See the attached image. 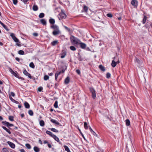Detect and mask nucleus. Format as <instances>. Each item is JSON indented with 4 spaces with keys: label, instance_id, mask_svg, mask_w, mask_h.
<instances>
[{
    "label": "nucleus",
    "instance_id": "obj_1",
    "mask_svg": "<svg viewBox=\"0 0 152 152\" xmlns=\"http://www.w3.org/2000/svg\"><path fill=\"white\" fill-rule=\"evenodd\" d=\"M73 39L71 38L72 41L76 44H79L81 43V41L78 39L72 36Z\"/></svg>",
    "mask_w": 152,
    "mask_h": 152
},
{
    "label": "nucleus",
    "instance_id": "obj_2",
    "mask_svg": "<svg viewBox=\"0 0 152 152\" xmlns=\"http://www.w3.org/2000/svg\"><path fill=\"white\" fill-rule=\"evenodd\" d=\"M89 90L92 94V97L93 99H95L96 97V91L93 88H90Z\"/></svg>",
    "mask_w": 152,
    "mask_h": 152
},
{
    "label": "nucleus",
    "instance_id": "obj_3",
    "mask_svg": "<svg viewBox=\"0 0 152 152\" xmlns=\"http://www.w3.org/2000/svg\"><path fill=\"white\" fill-rule=\"evenodd\" d=\"M66 15L63 12H61L58 15V17L59 20L64 19L66 18Z\"/></svg>",
    "mask_w": 152,
    "mask_h": 152
},
{
    "label": "nucleus",
    "instance_id": "obj_4",
    "mask_svg": "<svg viewBox=\"0 0 152 152\" xmlns=\"http://www.w3.org/2000/svg\"><path fill=\"white\" fill-rule=\"evenodd\" d=\"M113 59H115V57H114L113 58ZM120 62L119 60L118 59V61L117 62H115L114 60H113L112 61V63H111V65L113 67H115L116 64H119Z\"/></svg>",
    "mask_w": 152,
    "mask_h": 152
},
{
    "label": "nucleus",
    "instance_id": "obj_5",
    "mask_svg": "<svg viewBox=\"0 0 152 152\" xmlns=\"http://www.w3.org/2000/svg\"><path fill=\"white\" fill-rule=\"evenodd\" d=\"M10 36L15 42L17 43L19 42L18 39L15 37L14 33H11Z\"/></svg>",
    "mask_w": 152,
    "mask_h": 152
},
{
    "label": "nucleus",
    "instance_id": "obj_6",
    "mask_svg": "<svg viewBox=\"0 0 152 152\" xmlns=\"http://www.w3.org/2000/svg\"><path fill=\"white\" fill-rule=\"evenodd\" d=\"M23 73L25 75L28 76L30 78H32L30 74L28 73L26 69H24L23 70Z\"/></svg>",
    "mask_w": 152,
    "mask_h": 152
},
{
    "label": "nucleus",
    "instance_id": "obj_7",
    "mask_svg": "<svg viewBox=\"0 0 152 152\" xmlns=\"http://www.w3.org/2000/svg\"><path fill=\"white\" fill-rule=\"evenodd\" d=\"M51 28L53 29L54 31L59 30V29L58 26L56 25L53 24L51 26Z\"/></svg>",
    "mask_w": 152,
    "mask_h": 152
},
{
    "label": "nucleus",
    "instance_id": "obj_8",
    "mask_svg": "<svg viewBox=\"0 0 152 152\" xmlns=\"http://www.w3.org/2000/svg\"><path fill=\"white\" fill-rule=\"evenodd\" d=\"M7 143L10 145V146L12 148H14L15 147V145L13 143L10 142L8 141Z\"/></svg>",
    "mask_w": 152,
    "mask_h": 152
},
{
    "label": "nucleus",
    "instance_id": "obj_9",
    "mask_svg": "<svg viewBox=\"0 0 152 152\" xmlns=\"http://www.w3.org/2000/svg\"><path fill=\"white\" fill-rule=\"evenodd\" d=\"M131 4L134 7L137 6V1L136 0H132L131 2Z\"/></svg>",
    "mask_w": 152,
    "mask_h": 152
},
{
    "label": "nucleus",
    "instance_id": "obj_10",
    "mask_svg": "<svg viewBox=\"0 0 152 152\" xmlns=\"http://www.w3.org/2000/svg\"><path fill=\"white\" fill-rule=\"evenodd\" d=\"M61 32L59 30L54 31L53 32V34L54 35L56 36L57 34H59Z\"/></svg>",
    "mask_w": 152,
    "mask_h": 152
},
{
    "label": "nucleus",
    "instance_id": "obj_11",
    "mask_svg": "<svg viewBox=\"0 0 152 152\" xmlns=\"http://www.w3.org/2000/svg\"><path fill=\"white\" fill-rule=\"evenodd\" d=\"M79 45H80V46L81 48L82 49H84L86 48V45L84 43L82 42H81V43L79 44Z\"/></svg>",
    "mask_w": 152,
    "mask_h": 152
},
{
    "label": "nucleus",
    "instance_id": "obj_12",
    "mask_svg": "<svg viewBox=\"0 0 152 152\" xmlns=\"http://www.w3.org/2000/svg\"><path fill=\"white\" fill-rule=\"evenodd\" d=\"M69 77H67L65 79L64 81V83L66 84H68L69 83Z\"/></svg>",
    "mask_w": 152,
    "mask_h": 152
},
{
    "label": "nucleus",
    "instance_id": "obj_13",
    "mask_svg": "<svg viewBox=\"0 0 152 152\" xmlns=\"http://www.w3.org/2000/svg\"><path fill=\"white\" fill-rule=\"evenodd\" d=\"M40 21L43 25H46V22L45 19H41L40 20Z\"/></svg>",
    "mask_w": 152,
    "mask_h": 152
},
{
    "label": "nucleus",
    "instance_id": "obj_14",
    "mask_svg": "<svg viewBox=\"0 0 152 152\" xmlns=\"http://www.w3.org/2000/svg\"><path fill=\"white\" fill-rule=\"evenodd\" d=\"M61 73V72H57L55 74V79L56 80H57L58 76Z\"/></svg>",
    "mask_w": 152,
    "mask_h": 152
},
{
    "label": "nucleus",
    "instance_id": "obj_15",
    "mask_svg": "<svg viewBox=\"0 0 152 152\" xmlns=\"http://www.w3.org/2000/svg\"><path fill=\"white\" fill-rule=\"evenodd\" d=\"M50 121L52 123L55 124L57 125H59L60 124V123L55 120H54L52 119L50 120Z\"/></svg>",
    "mask_w": 152,
    "mask_h": 152
},
{
    "label": "nucleus",
    "instance_id": "obj_16",
    "mask_svg": "<svg viewBox=\"0 0 152 152\" xmlns=\"http://www.w3.org/2000/svg\"><path fill=\"white\" fill-rule=\"evenodd\" d=\"M46 133L49 135L51 137H53V135H54V134H53L51 132L49 131H47L46 132Z\"/></svg>",
    "mask_w": 152,
    "mask_h": 152
},
{
    "label": "nucleus",
    "instance_id": "obj_17",
    "mask_svg": "<svg viewBox=\"0 0 152 152\" xmlns=\"http://www.w3.org/2000/svg\"><path fill=\"white\" fill-rule=\"evenodd\" d=\"M2 128L5 130L7 132H8L9 134H11V132L10 131L9 129H7V128H6L4 126H2Z\"/></svg>",
    "mask_w": 152,
    "mask_h": 152
},
{
    "label": "nucleus",
    "instance_id": "obj_18",
    "mask_svg": "<svg viewBox=\"0 0 152 152\" xmlns=\"http://www.w3.org/2000/svg\"><path fill=\"white\" fill-rule=\"evenodd\" d=\"M34 150L35 152H39L40 151L39 148L37 147L34 146Z\"/></svg>",
    "mask_w": 152,
    "mask_h": 152
},
{
    "label": "nucleus",
    "instance_id": "obj_19",
    "mask_svg": "<svg viewBox=\"0 0 152 152\" xmlns=\"http://www.w3.org/2000/svg\"><path fill=\"white\" fill-rule=\"evenodd\" d=\"M24 106L26 108L28 109L30 108V105L27 102H25L24 103Z\"/></svg>",
    "mask_w": 152,
    "mask_h": 152
},
{
    "label": "nucleus",
    "instance_id": "obj_20",
    "mask_svg": "<svg viewBox=\"0 0 152 152\" xmlns=\"http://www.w3.org/2000/svg\"><path fill=\"white\" fill-rule=\"evenodd\" d=\"M58 43V41L57 40H56L53 41L51 42V45L53 46H55Z\"/></svg>",
    "mask_w": 152,
    "mask_h": 152
},
{
    "label": "nucleus",
    "instance_id": "obj_21",
    "mask_svg": "<svg viewBox=\"0 0 152 152\" xmlns=\"http://www.w3.org/2000/svg\"><path fill=\"white\" fill-rule=\"evenodd\" d=\"M38 7L37 5H34L33 6V10L34 11H37L38 10Z\"/></svg>",
    "mask_w": 152,
    "mask_h": 152
},
{
    "label": "nucleus",
    "instance_id": "obj_22",
    "mask_svg": "<svg viewBox=\"0 0 152 152\" xmlns=\"http://www.w3.org/2000/svg\"><path fill=\"white\" fill-rule=\"evenodd\" d=\"M99 68L102 71H105V69L104 67L102 65H100L99 66Z\"/></svg>",
    "mask_w": 152,
    "mask_h": 152
},
{
    "label": "nucleus",
    "instance_id": "obj_23",
    "mask_svg": "<svg viewBox=\"0 0 152 152\" xmlns=\"http://www.w3.org/2000/svg\"><path fill=\"white\" fill-rule=\"evenodd\" d=\"M64 147L66 151H67V152H71L69 148L67 146L64 145Z\"/></svg>",
    "mask_w": 152,
    "mask_h": 152
},
{
    "label": "nucleus",
    "instance_id": "obj_24",
    "mask_svg": "<svg viewBox=\"0 0 152 152\" xmlns=\"http://www.w3.org/2000/svg\"><path fill=\"white\" fill-rule=\"evenodd\" d=\"M49 21L50 23L51 24H54L55 23V20L53 18L50 19L49 20Z\"/></svg>",
    "mask_w": 152,
    "mask_h": 152
},
{
    "label": "nucleus",
    "instance_id": "obj_25",
    "mask_svg": "<svg viewBox=\"0 0 152 152\" xmlns=\"http://www.w3.org/2000/svg\"><path fill=\"white\" fill-rule=\"evenodd\" d=\"M53 137L56 141L58 142H59V139L58 137H57L56 135H54Z\"/></svg>",
    "mask_w": 152,
    "mask_h": 152
},
{
    "label": "nucleus",
    "instance_id": "obj_26",
    "mask_svg": "<svg viewBox=\"0 0 152 152\" xmlns=\"http://www.w3.org/2000/svg\"><path fill=\"white\" fill-rule=\"evenodd\" d=\"M126 124L127 126H129L130 125V121L128 119H127L126 120Z\"/></svg>",
    "mask_w": 152,
    "mask_h": 152
},
{
    "label": "nucleus",
    "instance_id": "obj_27",
    "mask_svg": "<svg viewBox=\"0 0 152 152\" xmlns=\"http://www.w3.org/2000/svg\"><path fill=\"white\" fill-rule=\"evenodd\" d=\"M61 58H64L66 55V53L65 52H64L61 53Z\"/></svg>",
    "mask_w": 152,
    "mask_h": 152
},
{
    "label": "nucleus",
    "instance_id": "obj_28",
    "mask_svg": "<svg viewBox=\"0 0 152 152\" xmlns=\"http://www.w3.org/2000/svg\"><path fill=\"white\" fill-rule=\"evenodd\" d=\"M40 125L42 126H43L45 125V122L43 121L42 120L39 122Z\"/></svg>",
    "mask_w": 152,
    "mask_h": 152
},
{
    "label": "nucleus",
    "instance_id": "obj_29",
    "mask_svg": "<svg viewBox=\"0 0 152 152\" xmlns=\"http://www.w3.org/2000/svg\"><path fill=\"white\" fill-rule=\"evenodd\" d=\"M2 123L4 125H6L7 126H8V125L9 124V123L5 121H3Z\"/></svg>",
    "mask_w": 152,
    "mask_h": 152
},
{
    "label": "nucleus",
    "instance_id": "obj_30",
    "mask_svg": "<svg viewBox=\"0 0 152 152\" xmlns=\"http://www.w3.org/2000/svg\"><path fill=\"white\" fill-rule=\"evenodd\" d=\"M51 131L55 132H58V131L56 130V129L53 128H52L50 129Z\"/></svg>",
    "mask_w": 152,
    "mask_h": 152
},
{
    "label": "nucleus",
    "instance_id": "obj_31",
    "mask_svg": "<svg viewBox=\"0 0 152 152\" xmlns=\"http://www.w3.org/2000/svg\"><path fill=\"white\" fill-rule=\"evenodd\" d=\"M29 66L32 68H34L35 67L34 65L33 62H31L29 64Z\"/></svg>",
    "mask_w": 152,
    "mask_h": 152
},
{
    "label": "nucleus",
    "instance_id": "obj_32",
    "mask_svg": "<svg viewBox=\"0 0 152 152\" xmlns=\"http://www.w3.org/2000/svg\"><path fill=\"white\" fill-rule=\"evenodd\" d=\"M18 53L20 55H23L24 54V52L23 51L20 50L18 51Z\"/></svg>",
    "mask_w": 152,
    "mask_h": 152
},
{
    "label": "nucleus",
    "instance_id": "obj_33",
    "mask_svg": "<svg viewBox=\"0 0 152 152\" xmlns=\"http://www.w3.org/2000/svg\"><path fill=\"white\" fill-rule=\"evenodd\" d=\"M1 25L3 27V28L7 31H8L9 30V29L7 28V26L4 24L3 23Z\"/></svg>",
    "mask_w": 152,
    "mask_h": 152
},
{
    "label": "nucleus",
    "instance_id": "obj_34",
    "mask_svg": "<svg viewBox=\"0 0 152 152\" xmlns=\"http://www.w3.org/2000/svg\"><path fill=\"white\" fill-rule=\"evenodd\" d=\"M28 113L31 116H32L33 115V112L31 110H30L28 111Z\"/></svg>",
    "mask_w": 152,
    "mask_h": 152
},
{
    "label": "nucleus",
    "instance_id": "obj_35",
    "mask_svg": "<svg viewBox=\"0 0 152 152\" xmlns=\"http://www.w3.org/2000/svg\"><path fill=\"white\" fill-rule=\"evenodd\" d=\"M54 106L56 108H57L58 107V101H55L54 104Z\"/></svg>",
    "mask_w": 152,
    "mask_h": 152
},
{
    "label": "nucleus",
    "instance_id": "obj_36",
    "mask_svg": "<svg viewBox=\"0 0 152 152\" xmlns=\"http://www.w3.org/2000/svg\"><path fill=\"white\" fill-rule=\"evenodd\" d=\"M44 16V14L43 13H40L39 16V17L40 18H43Z\"/></svg>",
    "mask_w": 152,
    "mask_h": 152
},
{
    "label": "nucleus",
    "instance_id": "obj_37",
    "mask_svg": "<svg viewBox=\"0 0 152 152\" xmlns=\"http://www.w3.org/2000/svg\"><path fill=\"white\" fill-rule=\"evenodd\" d=\"M70 48V49L72 51H75L76 50V48L74 46H71Z\"/></svg>",
    "mask_w": 152,
    "mask_h": 152
},
{
    "label": "nucleus",
    "instance_id": "obj_38",
    "mask_svg": "<svg viewBox=\"0 0 152 152\" xmlns=\"http://www.w3.org/2000/svg\"><path fill=\"white\" fill-rule=\"evenodd\" d=\"M49 76L47 75H45L44 77V79L45 80H46L49 79Z\"/></svg>",
    "mask_w": 152,
    "mask_h": 152
},
{
    "label": "nucleus",
    "instance_id": "obj_39",
    "mask_svg": "<svg viewBox=\"0 0 152 152\" xmlns=\"http://www.w3.org/2000/svg\"><path fill=\"white\" fill-rule=\"evenodd\" d=\"M12 74L13 75H14L15 76V77H18V73L17 72H14L12 73Z\"/></svg>",
    "mask_w": 152,
    "mask_h": 152
},
{
    "label": "nucleus",
    "instance_id": "obj_40",
    "mask_svg": "<svg viewBox=\"0 0 152 152\" xmlns=\"http://www.w3.org/2000/svg\"><path fill=\"white\" fill-rule=\"evenodd\" d=\"M84 127L86 129H88L87 124L86 122H84Z\"/></svg>",
    "mask_w": 152,
    "mask_h": 152
},
{
    "label": "nucleus",
    "instance_id": "obj_41",
    "mask_svg": "<svg viewBox=\"0 0 152 152\" xmlns=\"http://www.w3.org/2000/svg\"><path fill=\"white\" fill-rule=\"evenodd\" d=\"M25 145L26 147L28 149H30L31 148V146L29 144L27 143Z\"/></svg>",
    "mask_w": 152,
    "mask_h": 152
},
{
    "label": "nucleus",
    "instance_id": "obj_42",
    "mask_svg": "<svg viewBox=\"0 0 152 152\" xmlns=\"http://www.w3.org/2000/svg\"><path fill=\"white\" fill-rule=\"evenodd\" d=\"M146 19H147L146 16H145L144 17V18H143V20H142V23L143 24H144L145 23Z\"/></svg>",
    "mask_w": 152,
    "mask_h": 152
},
{
    "label": "nucleus",
    "instance_id": "obj_43",
    "mask_svg": "<svg viewBox=\"0 0 152 152\" xmlns=\"http://www.w3.org/2000/svg\"><path fill=\"white\" fill-rule=\"evenodd\" d=\"M2 151L3 152H9L8 149L6 148H3L2 149Z\"/></svg>",
    "mask_w": 152,
    "mask_h": 152
},
{
    "label": "nucleus",
    "instance_id": "obj_44",
    "mask_svg": "<svg viewBox=\"0 0 152 152\" xmlns=\"http://www.w3.org/2000/svg\"><path fill=\"white\" fill-rule=\"evenodd\" d=\"M88 7L86 6H84L83 7V10L85 12H87L88 10Z\"/></svg>",
    "mask_w": 152,
    "mask_h": 152
},
{
    "label": "nucleus",
    "instance_id": "obj_45",
    "mask_svg": "<svg viewBox=\"0 0 152 152\" xmlns=\"http://www.w3.org/2000/svg\"><path fill=\"white\" fill-rule=\"evenodd\" d=\"M135 62H137L138 64H140V61L139 60L138 58H135Z\"/></svg>",
    "mask_w": 152,
    "mask_h": 152
},
{
    "label": "nucleus",
    "instance_id": "obj_46",
    "mask_svg": "<svg viewBox=\"0 0 152 152\" xmlns=\"http://www.w3.org/2000/svg\"><path fill=\"white\" fill-rule=\"evenodd\" d=\"M111 74L110 73L108 72L107 73L106 75V77L107 78H109L110 77Z\"/></svg>",
    "mask_w": 152,
    "mask_h": 152
},
{
    "label": "nucleus",
    "instance_id": "obj_47",
    "mask_svg": "<svg viewBox=\"0 0 152 152\" xmlns=\"http://www.w3.org/2000/svg\"><path fill=\"white\" fill-rule=\"evenodd\" d=\"M9 119L11 121H13V117L12 116H10L9 117Z\"/></svg>",
    "mask_w": 152,
    "mask_h": 152
},
{
    "label": "nucleus",
    "instance_id": "obj_48",
    "mask_svg": "<svg viewBox=\"0 0 152 152\" xmlns=\"http://www.w3.org/2000/svg\"><path fill=\"white\" fill-rule=\"evenodd\" d=\"M107 16L108 17L112 18L113 17V15L111 13H108L107 14Z\"/></svg>",
    "mask_w": 152,
    "mask_h": 152
},
{
    "label": "nucleus",
    "instance_id": "obj_49",
    "mask_svg": "<svg viewBox=\"0 0 152 152\" xmlns=\"http://www.w3.org/2000/svg\"><path fill=\"white\" fill-rule=\"evenodd\" d=\"M13 1L14 4L15 5L18 2V1L17 0H13Z\"/></svg>",
    "mask_w": 152,
    "mask_h": 152
},
{
    "label": "nucleus",
    "instance_id": "obj_50",
    "mask_svg": "<svg viewBox=\"0 0 152 152\" xmlns=\"http://www.w3.org/2000/svg\"><path fill=\"white\" fill-rule=\"evenodd\" d=\"M25 4H26L29 0H21Z\"/></svg>",
    "mask_w": 152,
    "mask_h": 152
},
{
    "label": "nucleus",
    "instance_id": "obj_51",
    "mask_svg": "<svg viewBox=\"0 0 152 152\" xmlns=\"http://www.w3.org/2000/svg\"><path fill=\"white\" fill-rule=\"evenodd\" d=\"M8 126H7L10 129V126H13L14 125L13 124H10L9 123V124L8 125Z\"/></svg>",
    "mask_w": 152,
    "mask_h": 152
},
{
    "label": "nucleus",
    "instance_id": "obj_52",
    "mask_svg": "<svg viewBox=\"0 0 152 152\" xmlns=\"http://www.w3.org/2000/svg\"><path fill=\"white\" fill-rule=\"evenodd\" d=\"M78 59L80 61H82L83 60V58L80 56L78 57Z\"/></svg>",
    "mask_w": 152,
    "mask_h": 152
},
{
    "label": "nucleus",
    "instance_id": "obj_53",
    "mask_svg": "<svg viewBox=\"0 0 152 152\" xmlns=\"http://www.w3.org/2000/svg\"><path fill=\"white\" fill-rule=\"evenodd\" d=\"M91 132L94 136H97L96 134L94 131H92V132Z\"/></svg>",
    "mask_w": 152,
    "mask_h": 152
},
{
    "label": "nucleus",
    "instance_id": "obj_54",
    "mask_svg": "<svg viewBox=\"0 0 152 152\" xmlns=\"http://www.w3.org/2000/svg\"><path fill=\"white\" fill-rule=\"evenodd\" d=\"M33 35L35 37H37L38 36V34L36 33H34L33 34Z\"/></svg>",
    "mask_w": 152,
    "mask_h": 152
},
{
    "label": "nucleus",
    "instance_id": "obj_55",
    "mask_svg": "<svg viewBox=\"0 0 152 152\" xmlns=\"http://www.w3.org/2000/svg\"><path fill=\"white\" fill-rule=\"evenodd\" d=\"M76 72L78 74H80V71L79 69L76 70Z\"/></svg>",
    "mask_w": 152,
    "mask_h": 152
},
{
    "label": "nucleus",
    "instance_id": "obj_56",
    "mask_svg": "<svg viewBox=\"0 0 152 152\" xmlns=\"http://www.w3.org/2000/svg\"><path fill=\"white\" fill-rule=\"evenodd\" d=\"M10 94L11 95V96H15V94L14 92H11Z\"/></svg>",
    "mask_w": 152,
    "mask_h": 152
},
{
    "label": "nucleus",
    "instance_id": "obj_57",
    "mask_svg": "<svg viewBox=\"0 0 152 152\" xmlns=\"http://www.w3.org/2000/svg\"><path fill=\"white\" fill-rule=\"evenodd\" d=\"M42 87L39 88H38V90L39 91H41L42 89Z\"/></svg>",
    "mask_w": 152,
    "mask_h": 152
},
{
    "label": "nucleus",
    "instance_id": "obj_58",
    "mask_svg": "<svg viewBox=\"0 0 152 152\" xmlns=\"http://www.w3.org/2000/svg\"><path fill=\"white\" fill-rule=\"evenodd\" d=\"M64 28L66 30H68V31H70V29L69 28H68L67 27L64 26Z\"/></svg>",
    "mask_w": 152,
    "mask_h": 152
},
{
    "label": "nucleus",
    "instance_id": "obj_59",
    "mask_svg": "<svg viewBox=\"0 0 152 152\" xmlns=\"http://www.w3.org/2000/svg\"><path fill=\"white\" fill-rule=\"evenodd\" d=\"M48 145L49 148H51L52 146L50 144L48 143Z\"/></svg>",
    "mask_w": 152,
    "mask_h": 152
},
{
    "label": "nucleus",
    "instance_id": "obj_60",
    "mask_svg": "<svg viewBox=\"0 0 152 152\" xmlns=\"http://www.w3.org/2000/svg\"><path fill=\"white\" fill-rule=\"evenodd\" d=\"M39 143L41 145H42V140H39Z\"/></svg>",
    "mask_w": 152,
    "mask_h": 152
},
{
    "label": "nucleus",
    "instance_id": "obj_61",
    "mask_svg": "<svg viewBox=\"0 0 152 152\" xmlns=\"http://www.w3.org/2000/svg\"><path fill=\"white\" fill-rule=\"evenodd\" d=\"M89 128L90 129V130L91 131V132H92V131H93V130L91 128V127L90 126H89Z\"/></svg>",
    "mask_w": 152,
    "mask_h": 152
},
{
    "label": "nucleus",
    "instance_id": "obj_62",
    "mask_svg": "<svg viewBox=\"0 0 152 152\" xmlns=\"http://www.w3.org/2000/svg\"><path fill=\"white\" fill-rule=\"evenodd\" d=\"M15 59L16 61H20V59L18 57H16L15 58Z\"/></svg>",
    "mask_w": 152,
    "mask_h": 152
},
{
    "label": "nucleus",
    "instance_id": "obj_63",
    "mask_svg": "<svg viewBox=\"0 0 152 152\" xmlns=\"http://www.w3.org/2000/svg\"><path fill=\"white\" fill-rule=\"evenodd\" d=\"M20 152H25V150L23 149H21L20 150Z\"/></svg>",
    "mask_w": 152,
    "mask_h": 152
},
{
    "label": "nucleus",
    "instance_id": "obj_64",
    "mask_svg": "<svg viewBox=\"0 0 152 152\" xmlns=\"http://www.w3.org/2000/svg\"><path fill=\"white\" fill-rule=\"evenodd\" d=\"M10 71L11 72L12 74L14 72L11 69H10Z\"/></svg>",
    "mask_w": 152,
    "mask_h": 152
}]
</instances>
